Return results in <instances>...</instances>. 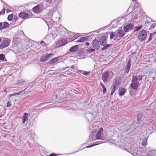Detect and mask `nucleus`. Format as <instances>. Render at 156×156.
<instances>
[{"mask_svg": "<svg viewBox=\"0 0 156 156\" xmlns=\"http://www.w3.org/2000/svg\"><path fill=\"white\" fill-rule=\"evenodd\" d=\"M113 85H115V86H116V87H117L119 85V81H118L116 80H115V82L114 84H113Z\"/></svg>", "mask_w": 156, "mask_h": 156, "instance_id": "nucleus-47", "label": "nucleus"}, {"mask_svg": "<svg viewBox=\"0 0 156 156\" xmlns=\"http://www.w3.org/2000/svg\"><path fill=\"white\" fill-rule=\"evenodd\" d=\"M91 44L94 49H96L97 51H98L100 47L99 41L96 39H95L92 41Z\"/></svg>", "mask_w": 156, "mask_h": 156, "instance_id": "nucleus-8", "label": "nucleus"}, {"mask_svg": "<svg viewBox=\"0 0 156 156\" xmlns=\"http://www.w3.org/2000/svg\"><path fill=\"white\" fill-rule=\"evenodd\" d=\"M12 102L11 101H9L7 102L6 106L7 107H11L12 106Z\"/></svg>", "mask_w": 156, "mask_h": 156, "instance_id": "nucleus-42", "label": "nucleus"}, {"mask_svg": "<svg viewBox=\"0 0 156 156\" xmlns=\"http://www.w3.org/2000/svg\"><path fill=\"white\" fill-rule=\"evenodd\" d=\"M51 73L54 74H58L59 73L57 72H52Z\"/></svg>", "mask_w": 156, "mask_h": 156, "instance_id": "nucleus-59", "label": "nucleus"}, {"mask_svg": "<svg viewBox=\"0 0 156 156\" xmlns=\"http://www.w3.org/2000/svg\"><path fill=\"white\" fill-rule=\"evenodd\" d=\"M13 19L15 21H16L18 20V16L16 15H14L13 16Z\"/></svg>", "mask_w": 156, "mask_h": 156, "instance_id": "nucleus-53", "label": "nucleus"}, {"mask_svg": "<svg viewBox=\"0 0 156 156\" xmlns=\"http://www.w3.org/2000/svg\"><path fill=\"white\" fill-rule=\"evenodd\" d=\"M125 32L121 28H119L118 30L117 33L119 34L120 37H123L125 34Z\"/></svg>", "mask_w": 156, "mask_h": 156, "instance_id": "nucleus-17", "label": "nucleus"}, {"mask_svg": "<svg viewBox=\"0 0 156 156\" xmlns=\"http://www.w3.org/2000/svg\"><path fill=\"white\" fill-rule=\"evenodd\" d=\"M143 77V76H142L141 75H139L138 76V80L139 81L141 80L142 79Z\"/></svg>", "mask_w": 156, "mask_h": 156, "instance_id": "nucleus-49", "label": "nucleus"}, {"mask_svg": "<svg viewBox=\"0 0 156 156\" xmlns=\"http://www.w3.org/2000/svg\"><path fill=\"white\" fill-rule=\"evenodd\" d=\"M130 127L129 126H121V129L124 131H127L130 130Z\"/></svg>", "mask_w": 156, "mask_h": 156, "instance_id": "nucleus-24", "label": "nucleus"}, {"mask_svg": "<svg viewBox=\"0 0 156 156\" xmlns=\"http://www.w3.org/2000/svg\"><path fill=\"white\" fill-rule=\"evenodd\" d=\"M121 37L120 36H119L118 34L116 33H115L114 37V40L115 41H119L120 40Z\"/></svg>", "mask_w": 156, "mask_h": 156, "instance_id": "nucleus-27", "label": "nucleus"}, {"mask_svg": "<svg viewBox=\"0 0 156 156\" xmlns=\"http://www.w3.org/2000/svg\"><path fill=\"white\" fill-rule=\"evenodd\" d=\"M5 58V55L3 54H0V60L4 61Z\"/></svg>", "mask_w": 156, "mask_h": 156, "instance_id": "nucleus-36", "label": "nucleus"}, {"mask_svg": "<svg viewBox=\"0 0 156 156\" xmlns=\"http://www.w3.org/2000/svg\"><path fill=\"white\" fill-rule=\"evenodd\" d=\"M87 37H81L79 39L77 40V42H83L86 41L87 40Z\"/></svg>", "mask_w": 156, "mask_h": 156, "instance_id": "nucleus-22", "label": "nucleus"}, {"mask_svg": "<svg viewBox=\"0 0 156 156\" xmlns=\"http://www.w3.org/2000/svg\"><path fill=\"white\" fill-rule=\"evenodd\" d=\"M110 74L107 72H105L102 74V78L103 81L106 83L108 82L109 79Z\"/></svg>", "mask_w": 156, "mask_h": 156, "instance_id": "nucleus-6", "label": "nucleus"}, {"mask_svg": "<svg viewBox=\"0 0 156 156\" xmlns=\"http://www.w3.org/2000/svg\"><path fill=\"white\" fill-rule=\"evenodd\" d=\"M49 156H57L56 154L55 153H51L50 154Z\"/></svg>", "mask_w": 156, "mask_h": 156, "instance_id": "nucleus-56", "label": "nucleus"}, {"mask_svg": "<svg viewBox=\"0 0 156 156\" xmlns=\"http://www.w3.org/2000/svg\"><path fill=\"white\" fill-rule=\"evenodd\" d=\"M79 46L78 45H76L72 47L69 49V51L72 52L76 51L79 48Z\"/></svg>", "mask_w": 156, "mask_h": 156, "instance_id": "nucleus-16", "label": "nucleus"}, {"mask_svg": "<svg viewBox=\"0 0 156 156\" xmlns=\"http://www.w3.org/2000/svg\"><path fill=\"white\" fill-rule=\"evenodd\" d=\"M28 113H25L23 115V118L22 119V123L24 124L27 121L28 119V117L27 115Z\"/></svg>", "mask_w": 156, "mask_h": 156, "instance_id": "nucleus-19", "label": "nucleus"}, {"mask_svg": "<svg viewBox=\"0 0 156 156\" xmlns=\"http://www.w3.org/2000/svg\"><path fill=\"white\" fill-rule=\"evenodd\" d=\"M10 39H6L1 42L0 44V49H3L8 47L10 44Z\"/></svg>", "mask_w": 156, "mask_h": 156, "instance_id": "nucleus-4", "label": "nucleus"}, {"mask_svg": "<svg viewBox=\"0 0 156 156\" xmlns=\"http://www.w3.org/2000/svg\"><path fill=\"white\" fill-rule=\"evenodd\" d=\"M137 76V75L136 76H135L134 75L133 76V78L131 80L132 83H134L137 82V81L138 80V79Z\"/></svg>", "mask_w": 156, "mask_h": 156, "instance_id": "nucleus-28", "label": "nucleus"}, {"mask_svg": "<svg viewBox=\"0 0 156 156\" xmlns=\"http://www.w3.org/2000/svg\"><path fill=\"white\" fill-rule=\"evenodd\" d=\"M92 33L91 34L94 35H97V34H98V30H96L95 31H94L92 32H91L89 33V34Z\"/></svg>", "mask_w": 156, "mask_h": 156, "instance_id": "nucleus-39", "label": "nucleus"}, {"mask_svg": "<svg viewBox=\"0 0 156 156\" xmlns=\"http://www.w3.org/2000/svg\"><path fill=\"white\" fill-rule=\"evenodd\" d=\"M105 142L102 141H100L95 142L94 143V144H96V145L99 144H101Z\"/></svg>", "mask_w": 156, "mask_h": 156, "instance_id": "nucleus-44", "label": "nucleus"}, {"mask_svg": "<svg viewBox=\"0 0 156 156\" xmlns=\"http://www.w3.org/2000/svg\"><path fill=\"white\" fill-rule=\"evenodd\" d=\"M131 66V62L130 59L128 60V62H127L126 68L130 69Z\"/></svg>", "mask_w": 156, "mask_h": 156, "instance_id": "nucleus-31", "label": "nucleus"}, {"mask_svg": "<svg viewBox=\"0 0 156 156\" xmlns=\"http://www.w3.org/2000/svg\"><path fill=\"white\" fill-rule=\"evenodd\" d=\"M59 58L58 57H56L51 59L49 62V64H52L56 63L59 60Z\"/></svg>", "mask_w": 156, "mask_h": 156, "instance_id": "nucleus-18", "label": "nucleus"}, {"mask_svg": "<svg viewBox=\"0 0 156 156\" xmlns=\"http://www.w3.org/2000/svg\"><path fill=\"white\" fill-rule=\"evenodd\" d=\"M126 90L124 88H119V95L120 96H123L125 93Z\"/></svg>", "mask_w": 156, "mask_h": 156, "instance_id": "nucleus-20", "label": "nucleus"}, {"mask_svg": "<svg viewBox=\"0 0 156 156\" xmlns=\"http://www.w3.org/2000/svg\"><path fill=\"white\" fill-rule=\"evenodd\" d=\"M96 145V144H92L91 145H88V146H87L86 147V148H90V147H91L93 146H95Z\"/></svg>", "mask_w": 156, "mask_h": 156, "instance_id": "nucleus-52", "label": "nucleus"}, {"mask_svg": "<svg viewBox=\"0 0 156 156\" xmlns=\"http://www.w3.org/2000/svg\"><path fill=\"white\" fill-rule=\"evenodd\" d=\"M20 93V92H19L18 93L14 92L13 94H12V96H16V95H19Z\"/></svg>", "mask_w": 156, "mask_h": 156, "instance_id": "nucleus-54", "label": "nucleus"}, {"mask_svg": "<svg viewBox=\"0 0 156 156\" xmlns=\"http://www.w3.org/2000/svg\"><path fill=\"white\" fill-rule=\"evenodd\" d=\"M47 3H49V2H47V0H45L42 2L40 4H38V6H39L40 9H41L42 11L45 9L47 7Z\"/></svg>", "mask_w": 156, "mask_h": 156, "instance_id": "nucleus-10", "label": "nucleus"}, {"mask_svg": "<svg viewBox=\"0 0 156 156\" xmlns=\"http://www.w3.org/2000/svg\"><path fill=\"white\" fill-rule=\"evenodd\" d=\"M69 67L67 66V67H65L63 69V70H66L67 68H69Z\"/></svg>", "mask_w": 156, "mask_h": 156, "instance_id": "nucleus-64", "label": "nucleus"}, {"mask_svg": "<svg viewBox=\"0 0 156 156\" xmlns=\"http://www.w3.org/2000/svg\"><path fill=\"white\" fill-rule=\"evenodd\" d=\"M95 49L94 48H88L86 50V52L87 54H90L95 51Z\"/></svg>", "mask_w": 156, "mask_h": 156, "instance_id": "nucleus-29", "label": "nucleus"}, {"mask_svg": "<svg viewBox=\"0 0 156 156\" xmlns=\"http://www.w3.org/2000/svg\"><path fill=\"white\" fill-rule=\"evenodd\" d=\"M83 73H82L83 74V75H85V76H87L88 75L89 73H90V72H87V71H83Z\"/></svg>", "mask_w": 156, "mask_h": 156, "instance_id": "nucleus-50", "label": "nucleus"}, {"mask_svg": "<svg viewBox=\"0 0 156 156\" xmlns=\"http://www.w3.org/2000/svg\"><path fill=\"white\" fill-rule=\"evenodd\" d=\"M58 70L60 72L62 71L63 70V69H62V68H59L58 69Z\"/></svg>", "mask_w": 156, "mask_h": 156, "instance_id": "nucleus-63", "label": "nucleus"}, {"mask_svg": "<svg viewBox=\"0 0 156 156\" xmlns=\"http://www.w3.org/2000/svg\"><path fill=\"white\" fill-rule=\"evenodd\" d=\"M89 43L88 42H87L85 43V44L87 46H88L89 45Z\"/></svg>", "mask_w": 156, "mask_h": 156, "instance_id": "nucleus-62", "label": "nucleus"}, {"mask_svg": "<svg viewBox=\"0 0 156 156\" xmlns=\"http://www.w3.org/2000/svg\"><path fill=\"white\" fill-rule=\"evenodd\" d=\"M142 117V115L141 114V113H139L137 115V123L138 124H139V122L140 123V121Z\"/></svg>", "mask_w": 156, "mask_h": 156, "instance_id": "nucleus-26", "label": "nucleus"}, {"mask_svg": "<svg viewBox=\"0 0 156 156\" xmlns=\"http://www.w3.org/2000/svg\"><path fill=\"white\" fill-rule=\"evenodd\" d=\"M65 93L64 90H57L55 91L53 94V96L57 99H62L65 98Z\"/></svg>", "mask_w": 156, "mask_h": 156, "instance_id": "nucleus-1", "label": "nucleus"}, {"mask_svg": "<svg viewBox=\"0 0 156 156\" xmlns=\"http://www.w3.org/2000/svg\"><path fill=\"white\" fill-rule=\"evenodd\" d=\"M53 55L52 54H47L45 55H42L40 58V60L42 62H44Z\"/></svg>", "mask_w": 156, "mask_h": 156, "instance_id": "nucleus-9", "label": "nucleus"}, {"mask_svg": "<svg viewBox=\"0 0 156 156\" xmlns=\"http://www.w3.org/2000/svg\"><path fill=\"white\" fill-rule=\"evenodd\" d=\"M130 14H128L125 16V17L126 19V20H127L128 19V20L131 21H133V22H134L135 21V20L137 19L138 17V15L137 14H135V15H133L132 16L130 19H129V16H130L132 14V12H129Z\"/></svg>", "mask_w": 156, "mask_h": 156, "instance_id": "nucleus-7", "label": "nucleus"}, {"mask_svg": "<svg viewBox=\"0 0 156 156\" xmlns=\"http://www.w3.org/2000/svg\"><path fill=\"white\" fill-rule=\"evenodd\" d=\"M13 15L12 14L9 15L8 17V20L9 21H11L12 20Z\"/></svg>", "mask_w": 156, "mask_h": 156, "instance_id": "nucleus-41", "label": "nucleus"}, {"mask_svg": "<svg viewBox=\"0 0 156 156\" xmlns=\"http://www.w3.org/2000/svg\"><path fill=\"white\" fill-rule=\"evenodd\" d=\"M102 134H99V135H97V134L96 135V138L97 140H103L104 138L102 136H101Z\"/></svg>", "mask_w": 156, "mask_h": 156, "instance_id": "nucleus-32", "label": "nucleus"}, {"mask_svg": "<svg viewBox=\"0 0 156 156\" xmlns=\"http://www.w3.org/2000/svg\"><path fill=\"white\" fill-rule=\"evenodd\" d=\"M112 90H114V91H115L117 89V87L115 86V85H112Z\"/></svg>", "mask_w": 156, "mask_h": 156, "instance_id": "nucleus-45", "label": "nucleus"}, {"mask_svg": "<svg viewBox=\"0 0 156 156\" xmlns=\"http://www.w3.org/2000/svg\"><path fill=\"white\" fill-rule=\"evenodd\" d=\"M33 11L35 13H39L41 12L42 10L40 9V8L38 5L33 8Z\"/></svg>", "mask_w": 156, "mask_h": 156, "instance_id": "nucleus-15", "label": "nucleus"}, {"mask_svg": "<svg viewBox=\"0 0 156 156\" xmlns=\"http://www.w3.org/2000/svg\"><path fill=\"white\" fill-rule=\"evenodd\" d=\"M3 25L4 29L7 28L9 26V24L6 22H4L3 23Z\"/></svg>", "mask_w": 156, "mask_h": 156, "instance_id": "nucleus-30", "label": "nucleus"}, {"mask_svg": "<svg viewBox=\"0 0 156 156\" xmlns=\"http://www.w3.org/2000/svg\"><path fill=\"white\" fill-rule=\"evenodd\" d=\"M155 25L156 24L155 23H152L151 22V24L150 27H149V29L150 30H151L155 27Z\"/></svg>", "mask_w": 156, "mask_h": 156, "instance_id": "nucleus-37", "label": "nucleus"}, {"mask_svg": "<svg viewBox=\"0 0 156 156\" xmlns=\"http://www.w3.org/2000/svg\"><path fill=\"white\" fill-rule=\"evenodd\" d=\"M5 156H13V155L11 154H7Z\"/></svg>", "mask_w": 156, "mask_h": 156, "instance_id": "nucleus-58", "label": "nucleus"}, {"mask_svg": "<svg viewBox=\"0 0 156 156\" xmlns=\"http://www.w3.org/2000/svg\"><path fill=\"white\" fill-rule=\"evenodd\" d=\"M115 91H114V90H112L111 92V95H113V94H114Z\"/></svg>", "mask_w": 156, "mask_h": 156, "instance_id": "nucleus-60", "label": "nucleus"}, {"mask_svg": "<svg viewBox=\"0 0 156 156\" xmlns=\"http://www.w3.org/2000/svg\"><path fill=\"white\" fill-rule=\"evenodd\" d=\"M32 16V14L30 11L29 13L24 12H20L19 15V17L24 20H26L30 18Z\"/></svg>", "mask_w": 156, "mask_h": 156, "instance_id": "nucleus-3", "label": "nucleus"}, {"mask_svg": "<svg viewBox=\"0 0 156 156\" xmlns=\"http://www.w3.org/2000/svg\"><path fill=\"white\" fill-rule=\"evenodd\" d=\"M152 36H153V35H152V34L150 33V35H149V38L148 40V41H149L151 40L152 39Z\"/></svg>", "mask_w": 156, "mask_h": 156, "instance_id": "nucleus-51", "label": "nucleus"}, {"mask_svg": "<svg viewBox=\"0 0 156 156\" xmlns=\"http://www.w3.org/2000/svg\"><path fill=\"white\" fill-rule=\"evenodd\" d=\"M5 8L4 7V6H3V7L2 10V11L0 12V15H1L2 14H4L5 13Z\"/></svg>", "mask_w": 156, "mask_h": 156, "instance_id": "nucleus-43", "label": "nucleus"}, {"mask_svg": "<svg viewBox=\"0 0 156 156\" xmlns=\"http://www.w3.org/2000/svg\"><path fill=\"white\" fill-rule=\"evenodd\" d=\"M147 35V33L145 30H141L138 32L137 37L140 41H143L146 39Z\"/></svg>", "mask_w": 156, "mask_h": 156, "instance_id": "nucleus-2", "label": "nucleus"}, {"mask_svg": "<svg viewBox=\"0 0 156 156\" xmlns=\"http://www.w3.org/2000/svg\"><path fill=\"white\" fill-rule=\"evenodd\" d=\"M103 132V129L101 127L98 130L97 134V135H99V134H102Z\"/></svg>", "mask_w": 156, "mask_h": 156, "instance_id": "nucleus-34", "label": "nucleus"}, {"mask_svg": "<svg viewBox=\"0 0 156 156\" xmlns=\"http://www.w3.org/2000/svg\"><path fill=\"white\" fill-rule=\"evenodd\" d=\"M100 85L103 89V94H104L106 92L107 90V89L105 87V86L102 83H100Z\"/></svg>", "mask_w": 156, "mask_h": 156, "instance_id": "nucleus-33", "label": "nucleus"}, {"mask_svg": "<svg viewBox=\"0 0 156 156\" xmlns=\"http://www.w3.org/2000/svg\"><path fill=\"white\" fill-rule=\"evenodd\" d=\"M114 34L115 33H112L110 34V39H112L114 37Z\"/></svg>", "mask_w": 156, "mask_h": 156, "instance_id": "nucleus-48", "label": "nucleus"}, {"mask_svg": "<svg viewBox=\"0 0 156 156\" xmlns=\"http://www.w3.org/2000/svg\"><path fill=\"white\" fill-rule=\"evenodd\" d=\"M71 68L72 69H76L77 68L76 67V66L75 65H73L71 66Z\"/></svg>", "mask_w": 156, "mask_h": 156, "instance_id": "nucleus-57", "label": "nucleus"}, {"mask_svg": "<svg viewBox=\"0 0 156 156\" xmlns=\"http://www.w3.org/2000/svg\"><path fill=\"white\" fill-rule=\"evenodd\" d=\"M154 123L152 124H150L149 128L147 130V133L149 134H151L153 133L154 131L156 129H155L153 126H154L153 125Z\"/></svg>", "mask_w": 156, "mask_h": 156, "instance_id": "nucleus-13", "label": "nucleus"}, {"mask_svg": "<svg viewBox=\"0 0 156 156\" xmlns=\"http://www.w3.org/2000/svg\"><path fill=\"white\" fill-rule=\"evenodd\" d=\"M112 46V44H106L104 46H103L104 47L101 48V50L104 51V50H106L109 47H111Z\"/></svg>", "mask_w": 156, "mask_h": 156, "instance_id": "nucleus-25", "label": "nucleus"}, {"mask_svg": "<svg viewBox=\"0 0 156 156\" xmlns=\"http://www.w3.org/2000/svg\"><path fill=\"white\" fill-rule=\"evenodd\" d=\"M156 33V32H154L153 33H151V34H152V35H153V36Z\"/></svg>", "mask_w": 156, "mask_h": 156, "instance_id": "nucleus-61", "label": "nucleus"}, {"mask_svg": "<svg viewBox=\"0 0 156 156\" xmlns=\"http://www.w3.org/2000/svg\"><path fill=\"white\" fill-rule=\"evenodd\" d=\"M107 37V34L105 35H102L100 37L99 42L101 46H104L106 44V40Z\"/></svg>", "mask_w": 156, "mask_h": 156, "instance_id": "nucleus-5", "label": "nucleus"}, {"mask_svg": "<svg viewBox=\"0 0 156 156\" xmlns=\"http://www.w3.org/2000/svg\"><path fill=\"white\" fill-rule=\"evenodd\" d=\"M125 69L126 70L125 72L126 73H128L129 72L130 69H128V68H127L126 67L125 68Z\"/></svg>", "mask_w": 156, "mask_h": 156, "instance_id": "nucleus-55", "label": "nucleus"}, {"mask_svg": "<svg viewBox=\"0 0 156 156\" xmlns=\"http://www.w3.org/2000/svg\"><path fill=\"white\" fill-rule=\"evenodd\" d=\"M67 43V41L66 40L63 39L61 40L58 41L56 43V45L58 47H60L65 45Z\"/></svg>", "mask_w": 156, "mask_h": 156, "instance_id": "nucleus-12", "label": "nucleus"}, {"mask_svg": "<svg viewBox=\"0 0 156 156\" xmlns=\"http://www.w3.org/2000/svg\"><path fill=\"white\" fill-rule=\"evenodd\" d=\"M142 27V26L141 25H140L138 26H136L134 27V31H138L140 30Z\"/></svg>", "mask_w": 156, "mask_h": 156, "instance_id": "nucleus-35", "label": "nucleus"}, {"mask_svg": "<svg viewBox=\"0 0 156 156\" xmlns=\"http://www.w3.org/2000/svg\"><path fill=\"white\" fill-rule=\"evenodd\" d=\"M71 106H72V107H71L72 109H75L76 108L77 106L76 104L74 103H72L70 105Z\"/></svg>", "mask_w": 156, "mask_h": 156, "instance_id": "nucleus-38", "label": "nucleus"}, {"mask_svg": "<svg viewBox=\"0 0 156 156\" xmlns=\"http://www.w3.org/2000/svg\"><path fill=\"white\" fill-rule=\"evenodd\" d=\"M25 83V81L22 80H20L17 81L16 85L19 86H22Z\"/></svg>", "mask_w": 156, "mask_h": 156, "instance_id": "nucleus-21", "label": "nucleus"}, {"mask_svg": "<svg viewBox=\"0 0 156 156\" xmlns=\"http://www.w3.org/2000/svg\"><path fill=\"white\" fill-rule=\"evenodd\" d=\"M140 83L139 82L136 83H132L130 85V87L133 89L136 90L139 86Z\"/></svg>", "mask_w": 156, "mask_h": 156, "instance_id": "nucleus-14", "label": "nucleus"}, {"mask_svg": "<svg viewBox=\"0 0 156 156\" xmlns=\"http://www.w3.org/2000/svg\"><path fill=\"white\" fill-rule=\"evenodd\" d=\"M148 136L145 137L142 141L141 144L143 146H145L147 144V140Z\"/></svg>", "mask_w": 156, "mask_h": 156, "instance_id": "nucleus-23", "label": "nucleus"}, {"mask_svg": "<svg viewBox=\"0 0 156 156\" xmlns=\"http://www.w3.org/2000/svg\"><path fill=\"white\" fill-rule=\"evenodd\" d=\"M134 25L130 23H129L123 27V29L125 32H127L133 28Z\"/></svg>", "mask_w": 156, "mask_h": 156, "instance_id": "nucleus-11", "label": "nucleus"}, {"mask_svg": "<svg viewBox=\"0 0 156 156\" xmlns=\"http://www.w3.org/2000/svg\"><path fill=\"white\" fill-rule=\"evenodd\" d=\"M3 23L0 22V31L3 30L4 29V28L3 27Z\"/></svg>", "mask_w": 156, "mask_h": 156, "instance_id": "nucleus-46", "label": "nucleus"}, {"mask_svg": "<svg viewBox=\"0 0 156 156\" xmlns=\"http://www.w3.org/2000/svg\"><path fill=\"white\" fill-rule=\"evenodd\" d=\"M151 23V22H148V21H147L145 23V26L146 27H150V25Z\"/></svg>", "mask_w": 156, "mask_h": 156, "instance_id": "nucleus-40", "label": "nucleus"}]
</instances>
